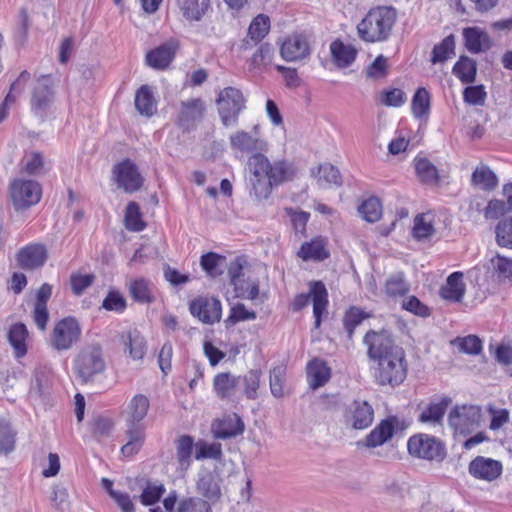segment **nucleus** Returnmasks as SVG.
I'll list each match as a JSON object with an SVG mask.
<instances>
[{
	"label": "nucleus",
	"mask_w": 512,
	"mask_h": 512,
	"mask_svg": "<svg viewBox=\"0 0 512 512\" xmlns=\"http://www.w3.org/2000/svg\"><path fill=\"white\" fill-rule=\"evenodd\" d=\"M81 326L74 317H65L57 321L49 337V345L56 351L71 349L80 340Z\"/></svg>",
	"instance_id": "nucleus-8"
},
{
	"label": "nucleus",
	"mask_w": 512,
	"mask_h": 512,
	"mask_svg": "<svg viewBox=\"0 0 512 512\" xmlns=\"http://www.w3.org/2000/svg\"><path fill=\"white\" fill-rule=\"evenodd\" d=\"M105 368L102 348L98 344L82 347L74 360V371L84 383L93 381L95 376L105 371Z\"/></svg>",
	"instance_id": "nucleus-3"
},
{
	"label": "nucleus",
	"mask_w": 512,
	"mask_h": 512,
	"mask_svg": "<svg viewBox=\"0 0 512 512\" xmlns=\"http://www.w3.org/2000/svg\"><path fill=\"white\" fill-rule=\"evenodd\" d=\"M48 258L47 249L42 244H29L22 247L16 254L18 265L24 270L41 268Z\"/></svg>",
	"instance_id": "nucleus-19"
},
{
	"label": "nucleus",
	"mask_w": 512,
	"mask_h": 512,
	"mask_svg": "<svg viewBox=\"0 0 512 512\" xmlns=\"http://www.w3.org/2000/svg\"><path fill=\"white\" fill-rule=\"evenodd\" d=\"M262 160L267 164V168L265 169L266 175L273 186H278L293 178L295 173L294 168L287 161L279 160L271 163L264 154H262Z\"/></svg>",
	"instance_id": "nucleus-24"
},
{
	"label": "nucleus",
	"mask_w": 512,
	"mask_h": 512,
	"mask_svg": "<svg viewBox=\"0 0 512 512\" xmlns=\"http://www.w3.org/2000/svg\"><path fill=\"white\" fill-rule=\"evenodd\" d=\"M465 290L463 273L457 271L448 276L446 283L440 289V296L449 301L460 302L464 297Z\"/></svg>",
	"instance_id": "nucleus-26"
},
{
	"label": "nucleus",
	"mask_w": 512,
	"mask_h": 512,
	"mask_svg": "<svg viewBox=\"0 0 512 512\" xmlns=\"http://www.w3.org/2000/svg\"><path fill=\"white\" fill-rule=\"evenodd\" d=\"M179 44L170 39L146 53V64L155 70H165L174 60Z\"/></svg>",
	"instance_id": "nucleus-18"
},
{
	"label": "nucleus",
	"mask_w": 512,
	"mask_h": 512,
	"mask_svg": "<svg viewBox=\"0 0 512 512\" xmlns=\"http://www.w3.org/2000/svg\"><path fill=\"white\" fill-rule=\"evenodd\" d=\"M204 111L205 104L200 98L181 101L176 124L184 131H191L202 120Z\"/></svg>",
	"instance_id": "nucleus-15"
},
{
	"label": "nucleus",
	"mask_w": 512,
	"mask_h": 512,
	"mask_svg": "<svg viewBox=\"0 0 512 512\" xmlns=\"http://www.w3.org/2000/svg\"><path fill=\"white\" fill-rule=\"evenodd\" d=\"M120 343L124 352L133 360H141L146 353V340L137 330H127L120 334Z\"/></svg>",
	"instance_id": "nucleus-22"
},
{
	"label": "nucleus",
	"mask_w": 512,
	"mask_h": 512,
	"mask_svg": "<svg viewBox=\"0 0 512 512\" xmlns=\"http://www.w3.org/2000/svg\"><path fill=\"white\" fill-rule=\"evenodd\" d=\"M469 473L476 479L491 482L502 474V464L498 460L477 456L469 464Z\"/></svg>",
	"instance_id": "nucleus-20"
},
{
	"label": "nucleus",
	"mask_w": 512,
	"mask_h": 512,
	"mask_svg": "<svg viewBox=\"0 0 512 512\" xmlns=\"http://www.w3.org/2000/svg\"><path fill=\"white\" fill-rule=\"evenodd\" d=\"M330 52L335 65L339 68L349 67L357 56V49L354 46L344 44L339 39L330 44Z\"/></svg>",
	"instance_id": "nucleus-28"
},
{
	"label": "nucleus",
	"mask_w": 512,
	"mask_h": 512,
	"mask_svg": "<svg viewBox=\"0 0 512 512\" xmlns=\"http://www.w3.org/2000/svg\"><path fill=\"white\" fill-rule=\"evenodd\" d=\"M312 175L316 178L318 185L321 187L330 185L338 187L342 185L340 172L332 164L325 163L320 165L316 172L312 170Z\"/></svg>",
	"instance_id": "nucleus-35"
},
{
	"label": "nucleus",
	"mask_w": 512,
	"mask_h": 512,
	"mask_svg": "<svg viewBox=\"0 0 512 512\" xmlns=\"http://www.w3.org/2000/svg\"><path fill=\"white\" fill-rule=\"evenodd\" d=\"M482 419V409L478 405H455L448 414V425L456 435L467 436L476 430Z\"/></svg>",
	"instance_id": "nucleus-4"
},
{
	"label": "nucleus",
	"mask_w": 512,
	"mask_h": 512,
	"mask_svg": "<svg viewBox=\"0 0 512 512\" xmlns=\"http://www.w3.org/2000/svg\"><path fill=\"white\" fill-rule=\"evenodd\" d=\"M329 250L323 238L316 237L310 242H304L298 252V256L304 261H323L329 257Z\"/></svg>",
	"instance_id": "nucleus-27"
},
{
	"label": "nucleus",
	"mask_w": 512,
	"mask_h": 512,
	"mask_svg": "<svg viewBox=\"0 0 512 512\" xmlns=\"http://www.w3.org/2000/svg\"><path fill=\"white\" fill-rule=\"evenodd\" d=\"M313 303V316L315 319L314 326L318 329L321 326L322 316L327 313L328 291L321 281H312L309 283V293L298 294L293 302V311H300L306 307L310 300Z\"/></svg>",
	"instance_id": "nucleus-5"
},
{
	"label": "nucleus",
	"mask_w": 512,
	"mask_h": 512,
	"mask_svg": "<svg viewBox=\"0 0 512 512\" xmlns=\"http://www.w3.org/2000/svg\"><path fill=\"white\" fill-rule=\"evenodd\" d=\"M455 40L453 35L444 38L432 50L431 62L433 64L445 62L454 54Z\"/></svg>",
	"instance_id": "nucleus-49"
},
{
	"label": "nucleus",
	"mask_w": 512,
	"mask_h": 512,
	"mask_svg": "<svg viewBox=\"0 0 512 512\" xmlns=\"http://www.w3.org/2000/svg\"><path fill=\"white\" fill-rule=\"evenodd\" d=\"M210 0H177L184 18L199 21L207 11Z\"/></svg>",
	"instance_id": "nucleus-36"
},
{
	"label": "nucleus",
	"mask_w": 512,
	"mask_h": 512,
	"mask_svg": "<svg viewBox=\"0 0 512 512\" xmlns=\"http://www.w3.org/2000/svg\"><path fill=\"white\" fill-rule=\"evenodd\" d=\"M261 373L258 370H250L246 375L241 377V382L244 386V394L248 399L257 398V390L260 386Z\"/></svg>",
	"instance_id": "nucleus-61"
},
{
	"label": "nucleus",
	"mask_w": 512,
	"mask_h": 512,
	"mask_svg": "<svg viewBox=\"0 0 512 512\" xmlns=\"http://www.w3.org/2000/svg\"><path fill=\"white\" fill-rule=\"evenodd\" d=\"M399 421L397 417H388L382 420L365 438V446L374 448L390 440Z\"/></svg>",
	"instance_id": "nucleus-23"
},
{
	"label": "nucleus",
	"mask_w": 512,
	"mask_h": 512,
	"mask_svg": "<svg viewBox=\"0 0 512 512\" xmlns=\"http://www.w3.org/2000/svg\"><path fill=\"white\" fill-rule=\"evenodd\" d=\"M267 164L262 160V153L252 154L247 161L248 185L250 195H253L258 201L266 200L270 197L273 185L266 175Z\"/></svg>",
	"instance_id": "nucleus-7"
},
{
	"label": "nucleus",
	"mask_w": 512,
	"mask_h": 512,
	"mask_svg": "<svg viewBox=\"0 0 512 512\" xmlns=\"http://www.w3.org/2000/svg\"><path fill=\"white\" fill-rule=\"evenodd\" d=\"M128 441L121 447V453L126 458L138 454L145 442V428L126 427L125 432Z\"/></svg>",
	"instance_id": "nucleus-32"
},
{
	"label": "nucleus",
	"mask_w": 512,
	"mask_h": 512,
	"mask_svg": "<svg viewBox=\"0 0 512 512\" xmlns=\"http://www.w3.org/2000/svg\"><path fill=\"white\" fill-rule=\"evenodd\" d=\"M465 47L471 53H479L489 48L490 40L488 35L477 27H469L463 30Z\"/></svg>",
	"instance_id": "nucleus-31"
},
{
	"label": "nucleus",
	"mask_w": 512,
	"mask_h": 512,
	"mask_svg": "<svg viewBox=\"0 0 512 512\" xmlns=\"http://www.w3.org/2000/svg\"><path fill=\"white\" fill-rule=\"evenodd\" d=\"M495 234L500 247L512 249V217L500 221L495 228Z\"/></svg>",
	"instance_id": "nucleus-57"
},
{
	"label": "nucleus",
	"mask_w": 512,
	"mask_h": 512,
	"mask_svg": "<svg viewBox=\"0 0 512 512\" xmlns=\"http://www.w3.org/2000/svg\"><path fill=\"white\" fill-rule=\"evenodd\" d=\"M232 419L219 422L213 427V432L216 438L227 439L235 437L244 431V424L240 418L235 417V424H232Z\"/></svg>",
	"instance_id": "nucleus-44"
},
{
	"label": "nucleus",
	"mask_w": 512,
	"mask_h": 512,
	"mask_svg": "<svg viewBox=\"0 0 512 512\" xmlns=\"http://www.w3.org/2000/svg\"><path fill=\"white\" fill-rule=\"evenodd\" d=\"M373 420L374 410L367 401L355 400L345 409L344 423L353 429H366L372 424Z\"/></svg>",
	"instance_id": "nucleus-13"
},
{
	"label": "nucleus",
	"mask_w": 512,
	"mask_h": 512,
	"mask_svg": "<svg viewBox=\"0 0 512 512\" xmlns=\"http://www.w3.org/2000/svg\"><path fill=\"white\" fill-rule=\"evenodd\" d=\"M452 72L462 83H473L477 74L476 62L467 56H462L453 66Z\"/></svg>",
	"instance_id": "nucleus-37"
},
{
	"label": "nucleus",
	"mask_w": 512,
	"mask_h": 512,
	"mask_svg": "<svg viewBox=\"0 0 512 512\" xmlns=\"http://www.w3.org/2000/svg\"><path fill=\"white\" fill-rule=\"evenodd\" d=\"M129 293L139 303H151L153 301L152 284L145 278H137L130 282Z\"/></svg>",
	"instance_id": "nucleus-41"
},
{
	"label": "nucleus",
	"mask_w": 512,
	"mask_h": 512,
	"mask_svg": "<svg viewBox=\"0 0 512 512\" xmlns=\"http://www.w3.org/2000/svg\"><path fill=\"white\" fill-rule=\"evenodd\" d=\"M471 181L473 185L488 191L493 190L498 184L495 173L484 164H480L476 167L472 174Z\"/></svg>",
	"instance_id": "nucleus-40"
},
{
	"label": "nucleus",
	"mask_w": 512,
	"mask_h": 512,
	"mask_svg": "<svg viewBox=\"0 0 512 512\" xmlns=\"http://www.w3.org/2000/svg\"><path fill=\"white\" fill-rule=\"evenodd\" d=\"M15 442L16 432L7 420L0 418V453H11L15 448Z\"/></svg>",
	"instance_id": "nucleus-48"
},
{
	"label": "nucleus",
	"mask_w": 512,
	"mask_h": 512,
	"mask_svg": "<svg viewBox=\"0 0 512 512\" xmlns=\"http://www.w3.org/2000/svg\"><path fill=\"white\" fill-rule=\"evenodd\" d=\"M410 455L429 461H442L446 456L444 444L435 436L419 433L411 436L407 442Z\"/></svg>",
	"instance_id": "nucleus-9"
},
{
	"label": "nucleus",
	"mask_w": 512,
	"mask_h": 512,
	"mask_svg": "<svg viewBox=\"0 0 512 512\" xmlns=\"http://www.w3.org/2000/svg\"><path fill=\"white\" fill-rule=\"evenodd\" d=\"M177 512H212L208 501L199 497H184L178 503Z\"/></svg>",
	"instance_id": "nucleus-52"
},
{
	"label": "nucleus",
	"mask_w": 512,
	"mask_h": 512,
	"mask_svg": "<svg viewBox=\"0 0 512 512\" xmlns=\"http://www.w3.org/2000/svg\"><path fill=\"white\" fill-rule=\"evenodd\" d=\"M164 493L165 487L162 483L147 481L139 500L142 505L151 506L156 504Z\"/></svg>",
	"instance_id": "nucleus-47"
},
{
	"label": "nucleus",
	"mask_w": 512,
	"mask_h": 512,
	"mask_svg": "<svg viewBox=\"0 0 512 512\" xmlns=\"http://www.w3.org/2000/svg\"><path fill=\"white\" fill-rule=\"evenodd\" d=\"M125 226L128 230L136 232L145 228V224L141 220L140 207L136 202H130L126 207Z\"/></svg>",
	"instance_id": "nucleus-55"
},
{
	"label": "nucleus",
	"mask_w": 512,
	"mask_h": 512,
	"mask_svg": "<svg viewBox=\"0 0 512 512\" xmlns=\"http://www.w3.org/2000/svg\"><path fill=\"white\" fill-rule=\"evenodd\" d=\"M450 403L451 399L449 397H443L439 402L430 403L419 415V421L422 423H439Z\"/></svg>",
	"instance_id": "nucleus-39"
},
{
	"label": "nucleus",
	"mask_w": 512,
	"mask_h": 512,
	"mask_svg": "<svg viewBox=\"0 0 512 512\" xmlns=\"http://www.w3.org/2000/svg\"><path fill=\"white\" fill-rule=\"evenodd\" d=\"M150 407L149 398L143 394H136L129 401L125 411L126 427L145 428L142 421Z\"/></svg>",
	"instance_id": "nucleus-21"
},
{
	"label": "nucleus",
	"mask_w": 512,
	"mask_h": 512,
	"mask_svg": "<svg viewBox=\"0 0 512 512\" xmlns=\"http://www.w3.org/2000/svg\"><path fill=\"white\" fill-rule=\"evenodd\" d=\"M362 218L367 222H376L382 216V205L376 197H370L365 200L358 208Z\"/></svg>",
	"instance_id": "nucleus-50"
},
{
	"label": "nucleus",
	"mask_w": 512,
	"mask_h": 512,
	"mask_svg": "<svg viewBox=\"0 0 512 512\" xmlns=\"http://www.w3.org/2000/svg\"><path fill=\"white\" fill-rule=\"evenodd\" d=\"M387 62L388 59L385 56H377L375 60L365 69L366 77L372 80L384 79L388 75Z\"/></svg>",
	"instance_id": "nucleus-58"
},
{
	"label": "nucleus",
	"mask_w": 512,
	"mask_h": 512,
	"mask_svg": "<svg viewBox=\"0 0 512 512\" xmlns=\"http://www.w3.org/2000/svg\"><path fill=\"white\" fill-rule=\"evenodd\" d=\"M285 375L286 368L283 365H278L270 371V390L274 397H283V383Z\"/></svg>",
	"instance_id": "nucleus-62"
},
{
	"label": "nucleus",
	"mask_w": 512,
	"mask_h": 512,
	"mask_svg": "<svg viewBox=\"0 0 512 512\" xmlns=\"http://www.w3.org/2000/svg\"><path fill=\"white\" fill-rule=\"evenodd\" d=\"M191 314L206 324L218 322L221 318V302L216 298L198 297L190 303Z\"/></svg>",
	"instance_id": "nucleus-17"
},
{
	"label": "nucleus",
	"mask_w": 512,
	"mask_h": 512,
	"mask_svg": "<svg viewBox=\"0 0 512 512\" xmlns=\"http://www.w3.org/2000/svg\"><path fill=\"white\" fill-rule=\"evenodd\" d=\"M8 342L13 348L14 356L22 358L27 354L28 330L23 323L13 324L8 331Z\"/></svg>",
	"instance_id": "nucleus-30"
},
{
	"label": "nucleus",
	"mask_w": 512,
	"mask_h": 512,
	"mask_svg": "<svg viewBox=\"0 0 512 512\" xmlns=\"http://www.w3.org/2000/svg\"><path fill=\"white\" fill-rule=\"evenodd\" d=\"M240 382L241 377L233 376L230 373H220L214 378V389L220 398H229L234 395Z\"/></svg>",
	"instance_id": "nucleus-34"
},
{
	"label": "nucleus",
	"mask_w": 512,
	"mask_h": 512,
	"mask_svg": "<svg viewBox=\"0 0 512 512\" xmlns=\"http://www.w3.org/2000/svg\"><path fill=\"white\" fill-rule=\"evenodd\" d=\"M196 488L198 493L201 494L205 498L204 500L208 501L210 505L217 502L221 497L219 479L211 472L200 474Z\"/></svg>",
	"instance_id": "nucleus-25"
},
{
	"label": "nucleus",
	"mask_w": 512,
	"mask_h": 512,
	"mask_svg": "<svg viewBox=\"0 0 512 512\" xmlns=\"http://www.w3.org/2000/svg\"><path fill=\"white\" fill-rule=\"evenodd\" d=\"M30 79V73L26 70L22 71L18 78L11 84L10 91L5 97L4 102L0 105V123L7 116V106L15 102L16 98L24 91L27 82Z\"/></svg>",
	"instance_id": "nucleus-33"
},
{
	"label": "nucleus",
	"mask_w": 512,
	"mask_h": 512,
	"mask_svg": "<svg viewBox=\"0 0 512 512\" xmlns=\"http://www.w3.org/2000/svg\"><path fill=\"white\" fill-rule=\"evenodd\" d=\"M269 31L270 18L265 14H259L250 23L247 37L255 45L262 41Z\"/></svg>",
	"instance_id": "nucleus-42"
},
{
	"label": "nucleus",
	"mask_w": 512,
	"mask_h": 512,
	"mask_svg": "<svg viewBox=\"0 0 512 512\" xmlns=\"http://www.w3.org/2000/svg\"><path fill=\"white\" fill-rule=\"evenodd\" d=\"M409 291V285L404 279L403 273L391 275L385 284V292L390 297L403 296Z\"/></svg>",
	"instance_id": "nucleus-54"
},
{
	"label": "nucleus",
	"mask_w": 512,
	"mask_h": 512,
	"mask_svg": "<svg viewBox=\"0 0 512 512\" xmlns=\"http://www.w3.org/2000/svg\"><path fill=\"white\" fill-rule=\"evenodd\" d=\"M113 178L119 188L126 193L139 190L143 184V177L137 166L129 159H125L113 167Z\"/></svg>",
	"instance_id": "nucleus-12"
},
{
	"label": "nucleus",
	"mask_w": 512,
	"mask_h": 512,
	"mask_svg": "<svg viewBox=\"0 0 512 512\" xmlns=\"http://www.w3.org/2000/svg\"><path fill=\"white\" fill-rule=\"evenodd\" d=\"M135 107L141 115L152 116L156 111V101L151 88L147 85L141 86L136 92Z\"/></svg>",
	"instance_id": "nucleus-38"
},
{
	"label": "nucleus",
	"mask_w": 512,
	"mask_h": 512,
	"mask_svg": "<svg viewBox=\"0 0 512 512\" xmlns=\"http://www.w3.org/2000/svg\"><path fill=\"white\" fill-rule=\"evenodd\" d=\"M50 501L58 512H67L70 509L69 493L62 484H56L52 487Z\"/></svg>",
	"instance_id": "nucleus-53"
},
{
	"label": "nucleus",
	"mask_w": 512,
	"mask_h": 512,
	"mask_svg": "<svg viewBox=\"0 0 512 512\" xmlns=\"http://www.w3.org/2000/svg\"><path fill=\"white\" fill-rule=\"evenodd\" d=\"M331 376V370L326 362L313 359L307 365V378L309 386L315 390L323 386Z\"/></svg>",
	"instance_id": "nucleus-29"
},
{
	"label": "nucleus",
	"mask_w": 512,
	"mask_h": 512,
	"mask_svg": "<svg viewBox=\"0 0 512 512\" xmlns=\"http://www.w3.org/2000/svg\"><path fill=\"white\" fill-rule=\"evenodd\" d=\"M193 448H195V444L191 436L182 435L178 438L176 443V456L183 469H188L191 464Z\"/></svg>",
	"instance_id": "nucleus-43"
},
{
	"label": "nucleus",
	"mask_w": 512,
	"mask_h": 512,
	"mask_svg": "<svg viewBox=\"0 0 512 512\" xmlns=\"http://www.w3.org/2000/svg\"><path fill=\"white\" fill-rule=\"evenodd\" d=\"M10 195L16 210L26 209L40 201L42 188L37 181L15 179L10 184Z\"/></svg>",
	"instance_id": "nucleus-10"
},
{
	"label": "nucleus",
	"mask_w": 512,
	"mask_h": 512,
	"mask_svg": "<svg viewBox=\"0 0 512 512\" xmlns=\"http://www.w3.org/2000/svg\"><path fill=\"white\" fill-rule=\"evenodd\" d=\"M370 316L369 313L356 306H352L346 311L343 324L349 339L353 337L355 328Z\"/></svg>",
	"instance_id": "nucleus-46"
},
{
	"label": "nucleus",
	"mask_w": 512,
	"mask_h": 512,
	"mask_svg": "<svg viewBox=\"0 0 512 512\" xmlns=\"http://www.w3.org/2000/svg\"><path fill=\"white\" fill-rule=\"evenodd\" d=\"M430 109V94L421 87L418 88L412 99V112L416 118L427 115Z\"/></svg>",
	"instance_id": "nucleus-51"
},
{
	"label": "nucleus",
	"mask_w": 512,
	"mask_h": 512,
	"mask_svg": "<svg viewBox=\"0 0 512 512\" xmlns=\"http://www.w3.org/2000/svg\"><path fill=\"white\" fill-rule=\"evenodd\" d=\"M224 260V257L219 256L216 253L209 252L202 255L200 264L203 270L211 277H217L222 274L220 263Z\"/></svg>",
	"instance_id": "nucleus-59"
},
{
	"label": "nucleus",
	"mask_w": 512,
	"mask_h": 512,
	"mask_svg": "<svg viewBox=\"0 0 512 512\" xmlns=\"http://www.w3.org/2000/svg\"><path fill=\"white\" fill-rule=\"evenodd\" d=\"M126 299L119 291L111 290L102 302V307L107 311L122 313L126 309Z\"/></svg>",
	"instance_id": "nucleus-64"
},
{
	"label": "nucleus",
	"mask_w": 512,
	"mask_h": 512,
	"mask_svg": "<svg viewBox=\"0 0 512 512\" xmlns=\"http://www.w3.org/2000/svg\"><path fill=\"white\" fill-rule=\"evenodd\" d=\"M44 168V158L39 152H31L26 154L22 159V171L29 174L35 175L40 173Z\"/></svg>",
	"instance_id": "nucleus-60"
},
{
	"label": "nucleus",
	"mask_w": 512,
	"mask_h": 512,
	"mask_svg": "<svg viewBox=\"0 0 512 512\" xmlns=\"http://www.w3.org/2000/svg\"><path fill=\"white\" fill-rule=\"evenodd\" d=\"M217 106L222 124L232 127L238 124L239 115L246 107V99L239 89L226 87L219 92Z\"/></svg>",
	"instance_id": "nucleus-6"
},
{
	"label": "nucleus",
	"mask_w": 512,
	"mask_h": 512,
	"mask_svg": "<svg viewBox=\"0 0 512 512\" xmlns=\"http://www.w3.org/2000/svg\"><path fill=\"white\" fill-rule=\"evenodd\" d=\"M434 233L435 228L429 215H419L414 219L413 236L416 239H427Z\"/></svg>",
	"instance_id": "nucleus-56"
},
{
	"label": "nucleus",
	"mask_w": 512,
	"mask_h": 512,
	"mask_svg": "<svg viewBox=\"0 0 512 512\" xmlns=\"http://www.w3.org/2000/svg\"><path fill=\"white\" fill-rule=\"evenodd\" d=\"M415 170L417 176L423 183L437 184L439 175L437 168L426 158L415 160Z\"/></svg>",
	"instance_id": "nucleus-45"
},
{
	"label": "nucleus",
	"mask_w": 512,
	"mask_h": 512,
	"mask_svg": "<svg viewBox=\"0 0 512 512\" xmlns=\"http://www.w3.org/2000/svg\"><path fill=\"white\" fill-rule=\"evenodd\" d=\"M367 356L373 362V377L377 384L397 386L407 376V361L404 349L397 345L386 330H369L363 339Z\"/></svg>",
	"instance_id": "nucleus-1"
},
{
	"label": "nucleus",
	"mask_w": 512,
	"mask_h": 512,
	"mask_svg": "<svg viewBox=\"0 0 512 512\" xmlns=\"http://www.w3.org/2000/svg\"><path fill=\"white\" fill-rule=\"evenodd\" d=\"M311 46L308 38L303 34L288 36L280 46V55L287 62H296L308 58Z\"/></svg>",
	"instance_id": "nucleus-16"
},
{
	"label": "nucleus",
	"mask_w": 512,
	"mask_h": 512,
	"mask_svg": "<svg viewBox=\"0 0 512 512\" xmlns=\"http://www.w3.org/2000/svg\"><path fill=\"white\" fill-rule=\"evenodd\" d=\"M396 21V12L389 7L371 9L357 25L361 39L367 42H377L387 39Z\"/></svg>",
	"instance_id": "nucleus-2"
},
{
	"label": "nucleus",
	"mask_w": 512,
	"mask_h": 512,
	"mask_svg": "<svg viewBox=\"0 0 512 512\" xmlns=\"http://www.w3.org/2000/svg\"><path fill=\"white\" fill-rule=\"evenodd\" d=\"M53 80L50 75H41L37 78L32 91L31 109L43 116L54 100Z\"/></svg>",
	"instance_id": "nucleus-14"
},
{
	"label": "nucleus",
	"mask_w": 512,
	"mask_h": 512,
	"mask_svg": "<svg viewBox=\"0 0 512 512\" xmlns=\"http://www.w3.org/2000/svg\"><path fill=\"white\" fill-rule=\"evenodd\" d=\"M95 281L94 274H81L79 272L72 273L70 276V285L72 292L76 296H80L84 291L89 288Z\"/></svg>",
	"instance_id": "nucleus-63"
},
{
	"label": "nucleus",
	"mask_w": 512,
	"mask_h": 512,
	"mask_svg": "<svg viewBox=\"0 0 512 512\" xmlns=\"http://www.w3.org/2000/svg\"><path fill=\"white\" fill-rule=\"evenodd\" d=\"M229 143L232 150L241 153H261L267 147L266 141L260 136L259 125H255L251 132L237 130L229 137Z\"/></svg>",
	"instance_id": "nucleus-11"
}]
</instances>
